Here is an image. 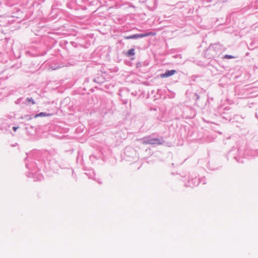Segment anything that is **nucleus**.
Masks as SVG:
<instances>
[{
  "label": "nucleus",
  "mask_w": 258,
  "mask_h": 258,
  "mask_svg": "<svg viewBox=\"0 0 258 258\" xmlns=\"http://www.w3.org/2000/svg\"><path fill=\"white\" fill-rule=\"evenodd\" d=\"M60 67H60V66H58V67H54V66H53L52 65H51V68L52 70H56V69H58V68H60Z\"/></svg>",
  "instance_id": "18"
},
{
  "label": "nucleus",
  "mask_w": 258,
  "mask_h": 258,
  "mask_svg": "<svg viewBox=\"0 0 258 258\" xmlns=\"http://www.w3.org/2000/svg\"><path fill=\"white\" fill-rule=\"evenodd\" d=\"M47 153L45 152L41 157V153L39 151H35L27 155L25 159V165L27 168L31 171L30 175L28 177H32L35 181L41 180L43 178L41 174H37L38 171L44 170L46 168V163L42 160V158L46 156Z\"/></svg>",
  "instance_id": "1"
},
{
  "label": "nucleus",
  "mask_w": 258,
  "mask_h": 258,
  "mask_svg": "<svg viewBox=\"0 0 258 258\" xmlns=\"http://www.w3.org/2000/svg\"><path fill=\"white\" fill-rule=\"evenodd\" d=\"M27 102H28L29 105L35 103V102L32 97H27Z\"/></svg>",
  "instance_id": "14"
},
{
  "label": "nucleus",
  "mask_w": 258,
  "mask_h": 258,
  "mask_svg": "<svg viewBox=\"0 0 258 258\" xmlns=\"http://www.w3.org/2000/svg\"><path fill=\"white\" fill-rule=\"evenodd\" d=\"M198 180L200 181V183L201 182L203 184H205L206 183V179L205 177H203L201 178H198Z\"/></svg>",
  "instance_id": "16"
},
{
  "label": "nucleus",
  "mask_w": 258,
  "mask_h": 258,
  "mask_svg": "<svg viewBox=\"0 0 258 258\" xmlns=\"http://www.w3.org/2000/svg\"><path fill=\"white\" fill-rule=\"evenodd\" d=\"M176 72L175 70H167L166 72L161 75V77L162 78H167L173 75Z\"/></svg>",
  "instance_id": "9"
},
{
  "label": "nucleus",
  "mask_w": 258,
  "mask_h": 258,
  "mask_svg": "<svg viewBox=\"0 0 258 258\" xmlns=\"http://www.w3.org/2000/svg\"><path fill=\"white\" fill-rule=\"evenodd\" d=\"M94 82L101 84L104 82V79L102 77H98L93 80Z\"/></svg>",
  "instance_id": "12"
},
{
  "label": "nucleus",
  "mask_w": 258,
  "mask_h": 258,
  "mask_svg": "<svg viewBox=\"0 0 258 258\" xmlns=\"http://www.w3.org/2000/svg\"><path fill=\"white\" fill-rule=\"evenodd\" d=\"M98 158H97L96 156H94V155H91L90 156V160L92 161V162H94L95 160L97 159Z\"/></svg>",
  "instance_id": "17"
},
{
  "label": "nucleus",
  "mask_w": 258,
  "mask_h": 258,
  "mask_svg": "<svg viewBox=\"0 0 258 258\" xmlns=\"http://www.w3.org/2000/svg\"><path fill=\"white\" fill-rule=\"evenodd\" d=\"M18 128V127H16V126H13V130L15 132H16V130H17Z\"/></svg>",
  "instance_id": "20"
},
{
  "label": "nucleus",
  "mask_w": 258,
  "mask_h": 258,
  "mask_svg": "<svg viewBox=\"0 0 258 258\" xmlns=\"http://www.w3.org/2000/svg\"><path fill=\"white\" fill-rule=\"evenodd\" d=\"M15 103L20 105L24 104L26 105H29L28 102H27V98H20L16 101Z\"/></svg>",
  "instance_id": "10"
},
{
  "label": "nucleus",
  "mask_w": 258,
  "mask_h": 258,
  "mask_svg": "<svg viewBox=\"0 0 258 258\" xmlns=\"http://www.w3.org/2000/svg\"><path fill=\"white\" fill-rule=\"evenodd\" d=\"M85 174L87 176H88L89 178L93 179L94 180L97 181L99 184L102 183V182L101 181L99 180L98 179H97V178H96L95 177V172L93 170H92V169L89 170L87 171L85 173Z\"/></svg>",
  "instance_id": "8"
},
{
  "label": "nucleus",
  "mask_w": 258,
  "mask_h": 258,
  "mask_svg": "<svg viewBox=\"0 0 258 258\" xmlns=\"http://www.w3.org/2000/svg\"><path fill=\"white\" fill-rule=\"evenodd\" d=\"M222 46L219 43L211 45L207 51L210 53L212 57L218 56L222 52Z\"/></svg>",
  "instance_id": "3"
},
{
  "label": "nucleus",
  "mask_w": 258,
  "mask_h": 258,
  "mask_svg": "<svg viewBox=\"0 0 258 258\" xmlns=\"http://www.w3.org/2000/svg\"><path fill=\"white\" fill-rule=\"evenodd\" d=\"M154 34L152 32H148L142 34H135L132 35L124 36L125 39H137L138 38H142L145 37H148L150 35H153Z\"/></svg>",
  "instance_id": "6"
},
{
  "label": "nucleus",
  "mask_w": 258,
  "mask_h": 258,
  "mask_svg": "<svg viewBox=\"0 0 258 258\" xmlns=\"http://www.w3.org/2000/svg\"><path fill=\"white\" fill-rule=\"evenodd\" d=\"M52 114L50 113H47L46 112H40L35 115V117L50 116Z\"/></svg>",
  "instance_id": "11"
},
{
  "label": "nucleus",
  "mask_w": 258,
  "mask_h": 258,
  "mask_svg": "<svg viewBox=\"0 0 258 258\" xmlns=\"http://www.w3.org/2000/svg\"><path fill=\"white\" fill-rule=\"evenodd\" d=\"M239 150L236 148L233 147L227 154V159L228 160L234 159L237 162L242 163L243 161L240 160L239 157Z\"/></svg>",
  "instance_id": "4"
},
{
  "label": "nucleus",
  "mask_w": 258,
  "mask_h": 258,
  "mask_svg": "<svg viewBox=\"0 0 258 258\" xmlns=\"http://www.w3.org/2000/svg\"><path fill=\"white\" fill-rule=\"evenodd\" d=\"M183 181L184 182V185L186 187H193L198 185L200 183V181L197 177L192 175L189 176L188 178L184 177Z\"/></svg>",
  "instance_id": "5"
},
{
  "label": "nucleus",
  "mask_w": 258,
  "mask_h": 258,
  "mask_svg": "<svg viewBox=\"0 0 258 258\" xmlns=\"http://www.w3.org/2000/svg\"><path fill=\"white\" fill-rule=\"evenodd\" d=\"M135 54V49H134V48H131V49H129L126 54L127 56H133Z\"/></svg>",
  "instance_id": "13"
},
{
  "label": "nucleus",
  "mask_w": 258,
  "mask_h": 258,
  "mask_svg": "<svg viewBox=\"0 0 258 258\" xmlns=\"http://www.w3.org/2000/svg\"><path fill=\"white\" fill-rule=\"evenodd\" d=\"M141 140L144 144L160 145L164 143V140L162 137H156L154 135L144 137Z\"/></svg>",
  "instance_id": "2"
},
{
  "label": "nucleus",
  "mask_w": 258,
  "mask_h": 258,
  "mask_svg": "<svg viewBox=\"0 0 258 258\" xmlns=\"http://www.w3.org/2000/svg\"><path fill=\"white\" fill-rule=\"evenodd\" d=\"M195 96L196 97V100H198V99H199L200 96L198 94L196 93L195 94Z\"/></svg>",
  "instance_id": "19"
},
{
  "label": "nucleus",
  "mask_w": 258,
  "mask_h": 258,
  "mask_svg": "<svg viewBox=\"0 0 258 258\" xmlns=\"http://www.w3.org/2000/svg\"><path fill=\"white\" fill-rule=\"evenodd\" d=\"M234 58H235L234 56L229 54H226L223 56L224 59H231Z\"/></svg>",
  "instance_id": "15"
},
{
  "label": "nucleus",
  "mask_w": 258,
  "mask_h": 258,
  "mask_svg": "<svg viewBox=\"0 0 258 258\" xmlns=\"http://www.w3.org/2000/svg\"><path fill=\"white\" fill-rule=\"evenodd\" d=\"M243 154L246 157L258 156V149L254 150L246 149L244 151Z\"/></svg>",
  "instance_id": "7"
}]
</instances>
